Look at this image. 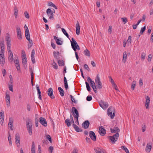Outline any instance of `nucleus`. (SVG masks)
Instances as JSON below:
<instances>
[{"mask_svg": "<svg viewBox=\"0 0 153 153\" xmlns=\"http://www.w3.org/2000/svg\"><path fill=\"white\" fill-rule=\"evenodd\" d=\"M107 113L108 116L110 115L111 119H113L115 114L114 108L112 106L110 107L108 109Z\"/></svg>", "mask_w": 153, "mask_h": 153, "instance_id": "1", "label": "nucleus"}, {"mask_svg": "<svg viewBox=\"0 0 153 153\" xmlns=\"http://www.w3.org/2000/svg\"><path fill=\"white\" fill-rule=\"evenodd\" d=\"M71 111L73 113V115L74 116L75 118L76 119L75 121L76 122H77L79 123L78 118L79 117V114L77 110L75 107H73L72 108Z\"/></svg>", "mask_w": 153, "mask_h": 153, "instance_id": "2", "label": "nucleus"}, {"mask_svg": "<svg viewBox=\"0 0 153 153\" xmlns=\"http://www.w3.org/2000/svg\"><path fill=\"white\" fill-rule=\"evenodd\" d=\"M119 136L118 133H116L115 134L112 136H108V139H110L113 144L117 140Z\"/></svg>", "mask_w": 153, "mask_h": 153, "instance_id": "3", "label": "nucleus"}, {"mask_svg": "<svg viewBox=\"0 0 153 153\" xmlns=\"http://www.w3.org/2000/svg\"><path fill=\"white\" fill-rule=\"evenodd\" d=\"M99 104L100 107L104 109H106L108 106V103L104 101L101 100L99 102Z\"/></svg>", "mask_w": 153, "mask_h": 153, "instance_id": "4", "label": "nucleus"}, {"mask_svg": "<svg viewBox=\"0 0 153 153\" xmlns=\"http://www.w3.org/2000/svg\"><path fill=\"white\" fill-rule=\"evenodd\" d=\"M46 13L49 19L51 20H53L54 19L53 17V12L52 11L51 9L48 8L46 10Z\"/></svg>", "mask_w": 153, "mask_h": 153, "instance_id": "5", "label": "nucleus"}, {"mask_svg": "<svg viewBox=\"0 0 153 153\" xmlns=\"http://www.w3.org/2000/svg\"><path fill=\"white\" fill-rule=\"evenodd\" d=\"M30 123L28 122L27 123V130L28 131V133L30 135H31L32 134V126L31 124L29 125Z\"/></svg>", "mask_w": 153, "mask_h": 153, "instance_id": "6", "label": "nucleus"}, {"mask_svg": "<svg viewBox=\"0 0 153 153\" xmlns=\"http://www.w3.org/2000/svg\"><path fill=\"white\" fill-rule=\"evenodd\" d=\"M39 122L43 126L45 127L47 126V122L46 119L44 118L41 117L39 118Z\"/></svg>", "mask_w": 153, "mask_h": 153, "instance_id": "7", "label": "nucleus"}, {"mask_svg": "<svg viewBox=\"0 0 153 153\" xmlns=\"http://www.w3.org/2000/svg\"><path fill=\"white\" fill-rule=\"evenodd\" d=\"M146 100L145 102V105L147 109H149V103L150 102V98L148 96H146Z\"/></svg>", "mask_w": 153, "mask_h": 153, "instance_id": "8", "label": "nucleus"}, {"mask_svg": "<svg viewBox=\"0 0 153 153\" xmlns=\"http://www.w3.org/2000/svg\"><path fill=\"white\" fill-rule=\"evenodd\" d=\"M89 136L91 139L94 141L96 140V138L95 133L92 131H90L89 132Z\"/></svg>", "mask_w": 153, "mask_h": 153, "instance_id": "9", "label": "nucleus"}, {"mask_svg": "<svg viewBox=\"0 0 153 153\" xmlns=\"http://www.w3.org/2000/svg\"><path fill=\"white\" fill-rule=\"evenodd\" d=\"M99 130V132L100 135L102 136H104L106 133V131L105 129L102 126L100 127Z\"/></svg>", "mask_w": 153, "mask_h": 153, "instance_id": "10", "label": "nucleus"}, {"mask_svg": "<svg viewBox=\"0 0 153 153\" xmlns=\"http://www.w3.org/2000/svg\"><path fill=\"white\" fill-rule=\"evenodd\" d=\"M16 32L17 37L18 38H22V32L19 26H17L16 27Z\"/></svg>", "mask_w": 153, "mask_h": 153, "instance_id": "11", "label": "nucleus"}, {"mask_svg": "<svg viewBox=\"0 0 153 153\" xmlns=\"http://www.w3.org/2000/svg\"><path fill=\"white\" fill-rule=\"evenodd\" d=\"M48 95L51 99H54L55 97L53 95V90L52 88H50L48 90Z\"/></svg>", "mask_w": 153, "mask_h": 153, "instance_id": "12", "label": "nucleus"}, {"mask_svg": "<svg viewBox=\"0 0 153 153\" xmlns=\"http://www.w3.org/2000/svg\"><path fill=\"white\" fill-rule=\"evenodd\" d=\"M90 125V123L88 120H85L82 124V127L84 129H86L88 128Z\"/></svg>", "mask_w": 153, "mask_h": 153, "instance_id": "13", "label": "nucleus"}, {"mask_svg": "<svg viewBox=\"0 0 153 153\" xmlns=\"http://www.w3.org/2000/svg\"><path fill=\"white\" fill-rule=\"evenodd\" d=\"M5 98L6 104L8 106V107L10 105V96L8 94H7V93H6Z\"/></svg>", "mask_w": 153, "mask_h": 153, "instance_id": "14", "label": "nucleus"}, {"mask_svg": "<svg viewBox=\"0 0 153 153\" xmlns=\"http://www.w3.org/2000/svg\"><path fill=\"white\" fill-rule=\"evenodd\" d=\"M72 40L71 41V45L72 46V48L73 49L75 48V47H77L76 46L78 45L76 41L74 39H71Z\"/></svg>", "mask_w": 153, "mask_h": 153, "instance_id": "15", "label": "nucleus"}, {"mask_svg": "<svg viewBox=\"0 0 153 153\" xmlns=\"http://www.w3.org/2000/svg\"><path fill=\"white\" fill-rule=\"evenodd\" d=\"M152 143H147L146 148L145 150L146 152L149 153L152 148Z\"/></svg>", "mask_w": 153, "mask_h": 153, "instance_id": "16", "label": "nucleus"}, {"mask_svg": "<svg viewBox=\"0 0 153 153\" xmlns=\"http://www.w3.org/2000/svg\"><path fill=\"white\" fill-rule=\"evenodd\" d=\"M65 123L66 124L68 127H69L71 125V123L73 124H74V120H71V121H70V120L69 119H67L65 120Z\"/></svg>", "mask_w": 153, "mask_h": 153, "instance_id": "17", "label": "nucleus"}, {"mask_svg": "<svg viewBox=\"0 0 153 153\" xmlns=\"http://www.w3.org/2000/svg\"><path fill=\"white\" fill-rule=\"evenodd\" d=\"M76 33L77 35H78L79 34L80 26L79 23L78 21L77 22V23L76 24Z\"/></svg>", "mask_w": 153, "mask_h": 153, "instance_id": "18", "label": "nucleus"}, {"mask_svg": "<svg viewBox=\"0 0 153 153\" xmlns=\"http://www.w3.org/2000/svg\"><path fill=\"white\" fill-rule=\"evenodd\" d=\"M0 47L1 48V51H0V53H4V41H1L0 42Z\"/></svg>", "mask_w": 153, "mask_h": 153, "instance_id": "19", "label": "nucleus"}, {"mask_svg": "<svg viewBox=\"0 0 153 153\" xmlns=\"http://www.w3.org/2000/svg\"><path fill=\"white\" fill-rule=\"evenodd\" d=\"M110 130L112 133H115L116 132H117V133H118L120 131V129L117 127H114L113 129L111 128Z\"/></svg>", "mask_w": 153, "mask_h": 153, "instance_id": "20", "label": "nucleus"}, {"mask_svg": "<svg viewBox=\"0 0 153 153\" xmlns=\"http://www.w3.org/2000/svg\"><path fill=\"white\" fill-rule=\"evenodd\" d=\"M4 112L3 111H2L0 113V122H2V123L1 124V125H2V124L3 123L4 121Z\"/></svg>", "mask_w": 153, "mask_h": 153, "instance_id": "21", "label": "nucleus"}, {"mask_svg": "<svg viewBox=\"0 0 153 153\" xmlns=\"http://www.w3.org/2000/svg\"><path fill=\"white\" fill-rule=\"evenodd\" d=\"M13 122V121L12 118L11 117L10 118L8 125L9 126V127L10 128V129L11 130H13L12 126Z\"/></svg>", "mask_w": 153, "mask_h": 153, "instance_id": "22", "label": "nucleus"}, {"mask_svg": "<svg viewBox=\"0 0 153 153\" xmlns=\"http://www.w3.org/2000/svg\"><path fill=\"white\" fill-rule=\"evenodd\" d=\"M73 127L77 132H81L82 131V130L79 128L76 124H73Z\"/></svg>", "mask_w": 153, "mask_h": 153, "instance_id": "23", "label": "nucleus"}, {"mask_svg": "<svg viewBox=\"0 0 153 153\" xmlns=\"http://www.w3.org/2000/svg\"><path fill=\"white\" fill-rule=\"evenodd\" d=\"M16 144L20 142L19 135L18 133H16Z\"/></svg>", "mask_w": 153, "mask_h": 153, "instance_id": "24", "label": "nucleus"}, {"mask_svg": "<svg viewBox=\"0 0 153 153\" xmlns=\"http://www.w3.org/2000/svg\"><path fill=\"white\" fill-rule=\"evenodd\" d=\"M127 57V54L126 52H124L123 53V58L122 61L124 63H125L126 61Z\"/></svg>", "mask_w": 153, "mask_h": 153, "instance_id": "25", "label": "nucleus"}, {"mask_svg": "<svg viewBox=\"0 0 153 153\" xmlns=\"http://www.w3.org/2000/svg\"><path fill=\"white\" fill-rule=\"evenodd\" d=\"M58 89L60 92V95L62 97L63 96L64 94V91L63 89L60 87H58Z\"/></svg>", "mask_w": 153, "mask_h": 153, "instance_id": "26", "label": "nucleus"}, {"mask_svg": "<svg viewBox=\"0 0 153 153\" xmlns=\"http://www.w3.org/2000/svg\"><path fill=\"white\" fill-rule=\"evenodd\" d=\"M64 86L66 90H67L68 88V86L67 79L65 76L64 77Z\"/></svg>", "mask_w": 153, "mask_h": 153, "instance_id": "27", "label": "nucleus"}, {"mask_svg": "<svg viewBox=\"0 0 153 153\" xmlns=\"http://www.w3.org/2000/svg\"><path fill=\"white\" fill-rule=\"evenodd\" d=\"M27 39L29 43L28 44V48H31L33 45V41L31 39Z\"/></svg>", "mask_w": 153, "mask_h": 153, "instance_id": "28", "label": "nucleus"}, {"mask_svg": "<svg viewBox=\"0 0 153 153\" xmlns=\"http://www.w3.org/2000/svg\"><path fill=\"white\" fill-rule=\"evenodd\" d=\"M94 150L96 153H104L102 149L99 148H95Z\"/></svg>", "mask_w": 153, "mask_h": 153, "instance_id": "29", "label": "nucleus"}, {"mask_svg": "<svg viewBox=\"0 0 153 153\" xmlns=\"http://www.w3.org/2000/svg\"><path fill=\"white\" fill-rule=\"evenodd\" d=\"M87 80L88 82L89 81L91 83V86H92L95 84L94 82L92 80L91 78L89 76H88L87 78Z\"/></svg>", "mask_w": 153, "mask_h": 153, "instance_id": "30", "label": "nucleus"}, {"mask_svg": "<svg viewBox=\"0 0 153 153\" xmlns=\"http://www.w3.org/2000/svg\"><path fill=\"white\" fill-rule=\"evenodd\" d=\"M22 62L23 65H24V67L25 69H26L27 67V66L26 65L27 63V59H22Z\"/></svg>", "mask_w": 153, "mask_h": 153, "instance_id": "31", "label": "nucleus"}, {"mask_svg": "<svg viewBox=\"0 0 153 153\" xmlns=\"http://www.w3.org/2000/svg\"><path fill=\"white\" fill-rule=\"evenodd\" d=\"M84 53L86 56H88L89 57L90 56V52L87 49H86L85 50H84Z\"/></svg>", "mask_w": 153, "mask_h": 153, "instance_id": "32", "label": "nucleus"}, {"mask_svg": "<svg viewBox=\"0 0 153 153\" xmlns=\"http://www.w3.org/2000/svg\"><path fill=\"white\" fill-rule=\"evenodd\" d=\"M62 30L64 34L68 38H69V35L66 31L65 29L63 28H62Z\"/></svg>", "mask_w": 153, "mask_h": 153, "instance_id": "33", "label": "nucleus"}, {"mask_svg": "<svg viewBox=\"0 0 153 153\" xmlns=\"http://www.w3.org/2000/svg\"><path fill=\"white\" fill-rule=\"evenodd\" d=\"M96 85L97 88L99 89H101L102 88V85L101 82H100L99 83L97 84Z\"/></svg>", "mask_w": 153, "mask_h": 153, "instance_id": "34", "label": "nucleus"}, {"mask_svg": "<svg viewBox=\"0 0 153 153\" xmlns=\"http://www.w3.org/2000/svg\"><path fill=\"white\" fill-rule=\"evenodd\" d=\"M101 82L100 80V79L99 77V75L98 74L96 77L95 78V82L96 84H97V83H99L100 82Z\"/></svg>", "mask_w": 153, "mask_h": 153, "instance_id": "35", "label": "nucleus"}, {"mask_svg": "<svg viewBox=\"0 0 153 153\" xmlns=\"http://www.w3.org/2000/svg\"><path fill=\"white\" fill-rule=\"evenodd\" d=\"M56 44L59 45H61L62 43V41L60 40V39H55Z\"/></svg>", "mask_w": 153, "mask_h": 153, "instance_id": "36", "label": "nucleus"}, {"mask_svg": "<svg viewBox=\"0 0 153 153\" xmlns=\"http://www.w3.org/2000/svg\"><path fill=\"white\" fill-rule=\"evenodd\" d=\"M18 13V10H17V8L16 7L14 8V14L15 15V17L16 19H17V18Z\"/></svg>", "mask_w": 153, "mask_h": 153, "instance_id": "37", "label": "nucleus"}, {"mask_svg": "<svg viewBox=\"0 0 153 153\" xmlns=\"http://www.w3.org/2000/svg\"><path fill=\"white\" fill-rule=\"evenodd\" d=\"M52 65L53 66V68L55 69H57L58 68V66L56 63L53 60Z\"/></svg>", "mask_w": 153, "mask_h": 153, "instance_id": "38", "label": "nucleus"}, {"mask_svg": "<svg viewBox=\"0 0 153 153\" xmlns=\"http://www.w3.org/2000/svg\"><path fill=\"white\" fill-rule=\"evenodd\" d=\"M25 35L26 38H30L29 30L25 31Z\"/></svg>", "mask_w": 153, "mask_h": 153, "instance_id": "39", "label": "nucleus"}, {"mask_svg": "<svg viewBox=\"0 0 153 153\" xmlns=\"http://www.w3.org/2000/svg\"><path fill=\"white\" fill-rule=\"evenodd\" d=\"M136 86V81H133L131 84V88L132 90H133Z\"/></svg>", "mask_w": 153, "mask_h": 153, "instance_id": "40", "label": "nucleus"}, {"mask_svg": "<svg viewBox=\"0 0 153 153\" xmlns=\"http://www.w3.org/2000/svg\"><path fill=\"white\" fill-rule=\"evenodd\" d=\"M58 63L59 66H62L65 65V63L62 60H58Z\"/></svg>", "mask_w": 153, "mask_h": 153, "instance_id": "41", "label": "nucleus"}, {"mask_svg": "<svg viewBox=\"0 0 153 153\" xmlns=\"http://www.w3.org/2000/svg\"><path fill=\"white\" fill-rule=\"evenodd\" d=\"M85 84L86 85V87L87 88V90L89 91L90 92L91 90V88H90V86H89V83L87 82H85Z\"/></svg>", "mask_w": 153, "mask_h": 153, "instance_id": "42", "label": "nucleus"}, {"mask_svg": "<svg viewBox=\"0 0 153 153\" xmlns=\"http://www.w3.org/2000/svg\"><path fill=\"white\" fill-rule=\"evenodd\" d=\"M121 148L124 150L126 153H129L128 150L126 146H121Z\"/></svg>", "mask_w": 153, "mask_h": 153, "instance_id": "43", "label": "nucleus"}, {"mask_svg": "<svg viewBox=\"0 0 153 153\" xmlns=\"http://www.w3.org/2000/svg\"><path fill=\"white\" fill-rule=\"evenodd\" d=\"M53 56L56 59H57V56L59 55V53L58 52H56L54 51L53 52Z\"/></svg>", "mask_w": 153, "mask_h": 153, "instance_id": "44", "label": "nucleus"}, {"mask_svg": "<svg viewBox=\"0 0 153 153\" xmlns=\"http://www.w3.org/2000/svg\"><path fill=\"white\" fill-rule=\"evenodd\" d=\"M121 19L124 24H125L128 22L127 19L126 17L122 18Z\"/></svg>", "mask_w": 153, "mask_h": 153, "instance_id": "45", "label": "nucleus"}, {"mask_svg": "<svg viewBox=\"0 0 153 153\" xmlns=\"http://www.w3.org/2000/svg\"><path fill=\"white\" fill-rule=\"evenodd\" d=\"M146 126L145 124H143L142 126V129L143 132H144L146 129Z\"/></svg>", "mask_w": 153, "mask_h": 153, "instance_id": "46", "label": "nucleus"}, {"mask_svg": "<svg viewBox=\"0 0 153 153\" xmlns=\"http://www.w3.org/2000/svg\"><path fill=\"white\" fill-rule=\"evenodd\" d=\"M92 87V88L94 92L95 93H97V88L96 87V86H95V85H94L92 86H91Z\"/></svg>", "mask_w": 153, "mask_h": 153, "instance_id": "47", "label": "nucleus"}, {"mask_svg": "<svg viewBox=\"0 0 153 153\" xmlns=\"http://www.w3.org/2000/svg\"><path fill=\"white\" fill-rule=\"evenodd\" d=\"M146 28V27L145 26L141 28L140 31V33L142 34L145 31Z\"/></svg>", "mask_w": 153, "mask_h": 153, "instance_id": "48", "label": "nucleus"}, {"mask_svg": "<svg viewBox=\"0 0 153 153\" xmlns=\"http://www.w3.org/2000/svg\"><path fill=\"white\" fill-rule=\"evenodd\" d=\"M25 16L27 19H29L30 17L29 15L27 12L25 11L24 13Z\"/></svg>", "mask_w": 153, "mask_h": 153, "instance_id": "49", "label": "nucleus"}, {"mask_svg": "<svg viewBox=\"0 0 153 153\" xmlns=\"http://www.w3.org/2000/svg\"><path fill=\"white\" fill-rule=\"evenodd\" d=\"M47 139H48L50 143H51L52 142V140L51 139V136L49 135H48L46 136Z\"/></svg>", "mask_w": 153, "mask_h": 153, "instance_id": "50", "label": "nucleus"}, {"mask_svg": "<svg viewBox=\"0 0 153 153\" xmlns=\"http://www.w3.org/2000/svg\"><path fill=\"white\" fill-rule=\"evenodd\" d=\"M31 84L32 85H33V73H32L31 74Z\"/></svg>", "mask_w": 153, "mask_h": 153, "instance_id": "51", "label": "nucleus"}, {"mask_svg": "<svg viewBox=\"0 0 153 153\" xmlns=\"http://www.w3.org/2000/svg\"><path fill=\"white\" fill-rule=\"evenodd\" d=\"M92 99V97L91 96H88L86 97V100L88 101H91Z\"/></svg>", "mask_w": 153, "mask_h": 153, "instance_id": "52", "label": "nucleus"}, {"mask_svg": "<svg viewBox=\"0 0 153 153\" xmlns=\"http://www.w3.org/2000/svg\"><path fill=\"white\" fill-rule=\"evenodd\" d=\"M38 94L39 96L38 98L40 100H42L41 93L40 91L38 92Z\"/></svg>", "mask_w": 153, "mask_h": 153, "instance_id": "53", "label": "nucleus"}, {"mask_svg": "<svg viewBox=\"0 0 153 153\" xmlns=\"http://www.w3.org/2000/svg\"><path fill=\"white\" fill-rule=\"evenodd\" d=\"M139 84L140 86H141L143 85V79H142L140 78L139 81Z\"/></svg>", "mask_w": 153, "mask_h": 153, "instance_id": "54", "label": "nucleus"}, {"mask_svg": "<svg viewBox=\"0 0 153 153\" xmlns=\"http://www.w3.org/2000/svg\"><path fill=\"white\" fill-rule=\"evenodd\" d=\"M10 81V84H12L13 83V78L12 76L11 75H10L9 76Z\"/></svg>", "mask_w": 153, "mask_h": 153, "instance_id": "55", "label": "nucleus"}, {"mask_svg": "<svg viewBox=\"0 0 153 153\" xmlns=\"http://www.w3.org/2000/svg\"><path fill=\"white\" fill-rule=\"evenodd\" d=\"M8 59L11 62L13 61H14L13 56H9Z\"/></svg>", "mask_w": 153, "mask_h": 153, "instance_id": "56", "label": "nucleus"}, {"mask_svg": "<svg viewBox=\"0 0 153 153\" xmlns=\"http://www.w3.org/2000/svg\"><path fill=\"white\" fill-rule=\"evenodd\" d=\"M70 97H71V100L72 102H74V103H76V101H75L74 100V98L73 97V96L71 95H70Z\"/></svg>", "mask_w": 153, "mask_h": 153, "instance_id": "57", "label": "nucleus"}, {"mask_svg": "<svg viewBox=\"0 0 153 153\" xmlns=\"http://www.w3.org/2000/svg\"><path fill=\"white\" fill-rule=\"evenodd\" d=\"M9 39H7V46H11L10 40H9Z\"/></svg>", "mask_w": 153, "mask_h": 153, "instance_id": "58", "label": "nucleus"}, {"mask_svg": "<svg viewBox=\"0 0 153 153\" xmlns=\"http://www.w3.org/2000/svg\"><path fill=\"white\" fill-rule=\"evenodd\" d=\"M152 57V55L151 54H150L149 55L148 58V60L149 62H150L151 61Z\"/></svg>", "mask_w": 153, "mask_h": 153, "instance_id": "59", "label": "nucleus"}, {"mask_svg": "<svg viewBox=\"0 0 153 153\" xmlns=\"http://www.w3.org/2000/svg\"><path fill=\"white\" fill-rule=\"evenodd\" d=\"M145 53L144 52L142 53L141 55V59L143 60L145 59Z\"/></svg>", "mask_w": 153, "mask_h": 153, "instance_id": "60", "label": "nucleus"}, {"mask_svg": "<svg viewBox=\"0 0 153 153\" xmlns=\"http://www.w3.org/2000/svg\"><path fill=\"white\" fill-rule=\"evenodd\" d=\"M84 68L85 69H87L88 71H90V69L88 67V65H87L86 64H85L84 65Z\"/></svg>", "mask_w": 153, "mask_h": 153, "instance_id": "61", "label": "nucleus"}, {"mask_svg": "<svg viewBox=\"0 0 153 153\" xmlns=\"http://www.w3.org/2000/svg\"><path fill=\"white\" fill-rule=\"evenodd\" d=\"M35 123L36 126L37 127H38V120L37 118H35Z\"/></svg>", "mask_w": 153, "mask_h": 153, "instance_id": "62", "label": "nucleus"}, {"mask_svg": "<svg viewBox=\"0 0 153 153\" xmlns=\"http://www.w3.org/2000/svg\"><path fill=\"white\" fill-rule=\"evenodd\" d=\"M78 150L77 148H75L72 152V153H78Z\"/></svg>", "mask_w": 153, "mask_h": 153, "instance_id": "63", "label": "nucleus"}, {"mask_svg": "<svg viewBox=\"0 0 153 153\" xmlns=\"http://www.w3.org/2000/svg\"><path fill=\"white\" fill-rule=\"evenodd\" d=\"M54 4L51 2H48V6H51L52 7L53 6Z\"/></svg>", "mask_w": 153, "mask_h": 153, "instance_id": "64", "label": "nucleus"}]
</instances>
